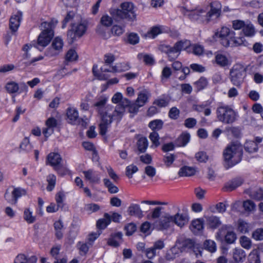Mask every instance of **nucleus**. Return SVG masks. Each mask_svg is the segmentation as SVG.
Returning a JSON list of instances; mask_svg holds the SVG:
<instances>
[{"mask_svg": "<svg viewBox=\"0 0 263 263\" xmlns=\"http://www.w3.org/2000/svg\"><path fill=\"white\" fill-rule=\"evenodd\" d=\"M235 33L229 28L222 27L220 30L217 31L214 37L224 47L238 46L244 44L243 37H236Z\"/></svg>", "mask_w": 263, "mask_h": 263, "instance_id": "nucleus-1", "label": "nucleus"}, {"mask_svg": "<svg viewBox=\"0 0 263 263\" xmlns=\"http://www.w3.org/2000/svg\"><path fill=\"white\" fill-rule=\"evenodd\" d=\"M107 101L106 98L100 97L94 104V106L102 116L99 125L100 133L102 135L106 134L114 118L112 114L109 112V107H105Z\"/></svg>", "mask_w": 263, "mask_h": 263, "instance_id": "nucleus-2", "label": "nucleus"}, {"mask_svg": "<svg viewBox=\"0 0 263 263\" xmlns=\"http://www.w3.org/2000/svg\"><path fill=\"white\" fill-rule=\"evenodd\" d=\"M242 155V146L237 142L229 144L223 152L224 161L228 168L239 163L241 160Z\"/></svg>", "mask_w": 263, "mask_h": 263, "instance_id": "nucleus-3", "label": "nucleus"}, {"mask_svg": "<svg viewBox=\"0 0 263 263\" xmlns=\"http://www.w3.org/2000/svg\"><path fill=\"white\" fill-rule=\"evenodd\" d=\"M57 21L45 22L41 24L42 32L38 36L35 47L40 50L47 46L53 36V28L57 24Z\"/></svg>", "mask_w": 263, "mask_h": 263, "instance_id": "nucleus-4", "label": "nucleus"}, {"mask_svg": "<svg viewBox=\"0 0 263 263\" xmlns=\"http://www.w3.org/2000/svg\"><path fill=\"white\" fill-rule=\"evenodd\" d=\"M218 120L224 124H232L237 120L238 115L231 106L220 103L216 111Z\"/></svg>", "mask_w": 263, "mask_h": 263, "instance_id": "nucleus-5", "label": "nucleus"}, {"mask_svg": "<svg viewBox=\"0 0 263 263\" xmlns=\"http://www.w3.org/2000/svg\"><path fill=\"white\" fill-rule=\"evenodd\" d=\"M121 9H114L111 12L115 17L126 18L130 21H134L136 19L135 7L130 2H124L120 5Z\"/></svg>", "mask_w": 263, "mask_h": 263, "instance_id": "nucleus-6", "label": "nucleus"}, {"mask_svg": "<svg viewBox=\"0 0 263 263\" xmlns=\"http://www.w3.org/2000/svg\"><path fill=\"white\" fill-rule=\"evenodd\" d=\"M246 69L245 66L239 63L233 66L230 70V80L233 85L240 86L246 76Z\"/></svg>", "mask_w": 263, "mask_h": 263, "instance_id": "nucleus-7", "label": "nucleus"}, {"mask_svg": "<svg viewBox=\"0 0 263 263\" xmlns=\"http://www.w3.org/2000/svg\"><path fill=\"white\" fill-rule=\"evenodd\" d=\"M150 97L151 93L148 90L144 89L140 91L138 94L135 102L133 103L130 107V112L137 114L139 108L143 106L148 102Z\"/></svg>", "mask_w": 263, "mask_h": 263, "instance_id": "nucleus-8", "label": "nucleus"}, {"mask_svg": "<svg viewBox=\"0 0 263 263\" xmlns=\"http://www.w3.org/2000/svg\"><path fill=\"white\" fill-rule=\"evenodd\" d=\"M86 25L84 23L73 24L68 32L67 35L70 43H72L77 39L82 36L86 32Z\"/></svg>", "mask_w": 263, "mask_h": 263, "instance_id": "nucleus-9", "label": "nucleus"}, {"mask_svg": "<svg viewBox=\"0 0 263 263\" xmlns=\"http://www.w3.org/2000/svg\"><path fill=\"white\" fill-rule=\"evenodd\" d=\"M190 45V42L187 41H180L176 42L173 47L171 46V49L167 54L170 61H172L178 58L180 51L186 48Z\"/></svg>", "mask_w": 263, "mask_h": 263, "instance_id": "nucleus-10", "label": "nucleus"}, {"mask_svg": "<svg viewBox=\"0 0 263 263\" xmlns=\"http://www.w3.org/2000/svg\"><path fill=\"white\" fill-rule=\"evenodd\" d=\"M27 193V190L21 187H14L11 195L8 191H6L4 197L9 203L16 204L18 199L26 195Z\"/></svg>", "mask_w": 263, "mask_h": 263, "instance_id": "nucleus-11", "label": "nucleus"}, {"mask_svg": "<svg viewBox=\"0 0 263 263\" xmlns=\"http://www.w3.org/2000/svg\"><path fill=\"white\" fill-rule=\"evenodd\" d=\"M182 13L193 21L203 22V14L205 13V10L201 8H197L194 10H187L185 8L181 9Z\"/></svg>", "mask_w": 263, "mask_h": 263, "instance_id": "nucleus-12", "label": "nucleus"}, {"mask_svg": "<svg viewBox=\"0 0 263 263\" xmlns=\"http://www.w3.org/2000/svg\"><path fill=\"white\" fill-rule=\"evenodd\" d=\"M63 45V41L61 38L55 37L52 41L51 46L46 51L45 55L48 57L58 55L62 51Z\"/></svg>", "mask_w": 263, "mask_h": 263, "instance_id": "nucleus-13", "label": "nucleus"}, {"mask_svg": "<svg viewBox=\"0 0 263 263\" xmlns=\"http://www.w3.org/2000/svg\"><path fill=\"white\" fill-rule=\"evenodd\" d=\"M211 9L206 14L205 21L209 22L213 20V17L218 18L221 14V4L218 1H214L210 4Z\"/></svg>", "mask_w": 263, "mask_h": 263, "instance_id": "nucleus-14", "label": "nucleus"}, {"mask_svg": "<svg viewBox=\"0 0 263 263\" xmlns=\"http://www.w3.org/2000/svg\"><path fill=\"white\" fill-rule=\"evenodd\" d=\"M132 104L133 103L129 99L123 98L119 104L116 107L112 116L120 119L125 111V107H128V111L130 112V107Z\"/></svg>", "mask_w": 263, "mask_h": 263, "instance_id": "nucleus-15", "label": "nucleus"}, {"mask_svg": "<svg viewBox=\"0 0 263 263\" xmlns=\"http://www.w3.org/2000/svg\"><path fill=\"white\" fill-rule=\"evenodd\" d=\"M85 179L91 184H98L101 181V173L92 169L83 171Z\"/></svg>", "mask_w": 263, "mask_h": 263, "instance_id": "nucleus-16", "label": "nucleus"}, {"mask_svg": "<svg viewBox=\"0 0 263 263\" xmlns=\"http://www.w3.org/2000/svg\"><path fill=\"white\" fill-rule=\"evenodd\" d=\"M67 122L72 125L80 124L82 119L79 117V112L74 107H68L66 110Z\"/></svg>", "mask_w": 263, "mask_h": 263, "instance_id": "nucleus-17", "label": "nucleus"}, {"mask_svg": "<svg viewBox=\"0 0 263 263\" xmlns=\"http://www.w3.org/2000/svg\"><path fill=\"white\" fill-rule=\"evenodd\" d=\"M174 225L172 215L169 213L164 214L160 219L157 227L160 230H166Z\"/></svg>", "mask_w": 263, "mask_h": 263, "instance_id": "nucleus-18", "label": "nucleus"}, {"mask_svg": "<svg viewBox=\"0 0 263 263\" xmlns=\"http://www.w3.org/2000/svg\"><path fill=\"white\" fill-rule=\"evenodd\" d=\"M5 88L9 93H21L23 91H27L28 87L25 83H22L20 87L18 84L12 81L7 83Z\"/></svg>", "mask_w": 263, "mask_h": 263, "instance_id": "nucleus-19", "label": "nucleus"}, {"mask_svg": "<svg viewBox=\"0 0 263 263\" xmlns=\"http://www.w3.org/2000/svg\"><path fill=\"white\" fill-rule=\"evenodd\" d=\"M174 224L180 228H182L186 225L189 221V216L187 213L177 212L176 214L172 215Z\"/></svg>", "mask_w": 263, "mask_h": 263, "instance_id": "nucleus-20", "label": "nucleus"}, {"mask_svg": "<svg viewBox=\"0 0 263 263\" xmlns=\"http://www.w3.org/2000/svg\"><path fill=\"white\" fill-rule=\"evenodd\" d=\"M62 161L60 155L57 153H50L47 156V162L53 166L59 174H61L59 169V165Z\"/></svg>", "mask_w": 263, "mask_h": 263, "instance_id": "nucleus-21", "label": "nucleus"}, {"mask_svg": "<svg viewBox=\"0 0 263 263\" xmlns=\"http://www.w3.org/2000/svg\"><path fill=\"white\" fill-rule=\"evenodd\" d=\"M22 18V13L17 11L16 13L12 15L10 18L9 27L11 30L15 32L18 29Z\"/></svg>", "mask_w": 263, "mask_h": 263, "instance_id": "nucleus-22", "label": "nucleus"}, {"mask_svg": "<svg viewBox=\"0 0 263 263\" xmlns=\"http://www.w3.org/2000/svg\"><path fill=\"white\" fill-rule=\"evenodd\" d=\"M37 258L34 255L28 257L24 254H18L14 258V263H36Z\"/></svg>", "mask_w": 263, "mask_h": 263, "instance_id": "nucleus-23", "label": "nucleus"}, {"mask_svg": "<svg viewBox=\"0 0 263 263\" xmlns=\"http://www.w3.org/2000/svg\"><path fill=\"white\" fill-rule=\"evenodd\" d=\"M245 251L241 248H236L233 251V258L237 262H242L246 259Z\"/></svg>", "mask_w": 263, "mask_h": 263, "instance_id": "nucleus-24", "label": "nucleus"}, {"mask_svg": "<svg viewBox=\"0 0 263 263\" xmlns=\"http://www.w3.org/2000/svg\"><path fill=\"white\" fill-rule=\"evenodd\" d=\"M130 67L127 63H118L112 66L109 70H105V71L111 72H121L129 70Z\"/></svg>", "mask_w": 263, "mask_h": 263, "instance_id": "nucleus-25", "label": "nucleus"}, {"mask_svg": "<svg viewBox=\"0 0 263 263\" xmlns=\"http://www.w3.org/2000/svg\"><path fill=\"white\" fill-rule=\"evenodd\" d=\"M215 60L216 63L221 67H225L231 64V61L228 58L225 54L220 53L216 54Z\"/></svg>", "mask_w": 263, "mask_h": 263, "instance_id": "nucleus-26", "label": "nucleus"}, {"mask_svg": "<svg viewBox=\"0 0 263 263\" xmlns=\"http://www.w3.org/2000/svg\"><path fill=\"white\" fill-rule=\"evenodd\" d=\"M211 102L206 101L200 104L195 105L194 106V109L199 112H204L205 116H209L211 114V110L208 106L210 105Z\"/></svg>", "mask_w": 263, "mask_h": 263, "instance_id": "nucleus-27", "label": "nucleus"}, {"mask_svg": "<svg viewBox=\"0 0 263 263\" xmlns=\"http://www.w3.org/2000/svg\"><path fill=\"white\" fill-rule=\"evenodd\" d=\"M128 212L130 215L136 216L139 218L143 217V212L140 205L137 204H132L128 208Z\"/></svg>", "mask_w": 263, "mask_h": 263, "instance_id": "nucleus-28", "label": "nucleus"}, {"mask_svg": "<svg viewBox=\"0 0 263 263\" xmlns=\"http://www.w3.org/2000/svg\"><path fill=\"white\" fill-rule=\"evenodd\" d=\"M206 222L208 227L213 229L217 228L221 224L219 218L215 216L206 217Z\"/></svg>", "mask_w": 263, "mask_h": 263, "instance_id": "nucleus-29", "label": "nucleus"}, {"mask_svg": "<svg viewBox=\"0 0 263 263\" xmlns=\"http://www.w3.org/2000/svg\"><path fill=\"white\" fill-rule=\"evenodd\" d=\"M191 230L194 233H198L203 229V221L202 219H196L192 221Z\"/></svg>", "mask_w": 263, "mask_h": 263, "instance_id": "nucleus-30", "label": "nucleus"}, {"mask_svg": "<svg viewBox=\"0 0 263 263\" xmlns=\"http://www.w3.org/2000/svg\"><path fill=\"white\" fill-rule=\"evenodd\" d=\"M111 222L110 214L105 213L104 217L97 221V226L100 229H104Z\"/></svg>", "mask_w": 263, "mask_h": 263, "instance_id": "nucleus-31", "label": "nucleus"}, {"mask_svg": "<svg viewBox=\"0 0 263 263\" xmlns=\"http://www.w3.org/2000/svg\"><path fill=\"white\" fill-rule=\"evenodd\" d=\"M190 140V135L187 133H183L177 139L176 144L177 146H184Z\"/></svg>", "mask_w": 263, "mask_h": 263, "instance_id": "nucleus-32", "label": "nucleus"}, {"mask_svg": "<svg viewBox=\"0 0 263 263\" xmlns=\"http://www.w3.org/2000/svg\"><path fill=\"white\" fill-rule=\"evenodd\" d=\"M195 172L196 171L194 168L185 166L180 169L178 175L180 177H189L194 175Z\"/></svg>", "mask_w": 263, "mask_h": 263, "instance_id": "nucleus-33", "label": "nucleus"}, {"mask_svg": "<svg viewBox=\"0 0 263 263\" xmlns=\"http://www.w3.org/2000/svg\"><path fill=\"white\" fill-rule=\"evenodd\" d=\"M104 186L108 189V191L111 194H115L119 192L118 187L114 185L112 182L108 178L103 179Z\"/></svg>", "mask_w": 263, "mask_h": 263, "instance_id": "nucleus-34", "label": "nucleus"}, {"mask_svg": "<svg viewBox=\"0 0 263 263\" xmlns=\"http://www.w3.org/2000/svg\"><path fill=\"white\" fill-rule=\"evenodd\" d=\"M162 33V29L160 26H154L146 33L145 36L147 38L154 39L157 35Z\"/></svg>", "mask_w": 263, "mask_h": 263, "instance_id": "nucleus-35", "label": "nucleus"}, {"mask_svg": "<svg viewBox=\"0 0 263 263\" xmlns=\"http://www.w3.org/2000/svg\"><path fill=\"white\" fill-rule=\"evenodd\" d=\"M245 149L249 153L256 152L258 150V145L252 140H248L245 144Z\"/></svg>", "mask_w": 263, "mask_h": 263, "instance_id": "nucleus-36", "label": "nucleus"}, {"mask_svg": "<svg viewBox=\"0 0 263 263\" xmlns=\"http://www.w3.org/2000/svg\"><path fill=\"white\" fill-rule=\"evenodd\" d=\"M240 246L246 250H250L252 248V242L251 239L246 236H241L239 239Z\"/></svg>", "mask_w": 263, "mask_h": 263, "instance_id": "nucleus-37", "label": "nucleus"}, {"mask_svg": "<svg viewBox=\"0 0 263 263\" xmlns=\"http://www.w3.org/2000/svg\"><path fill=\"white\" fill-rule=\"evenodd\" d=\"M242 32L246 36L251 37L255 34V29L253 25L250 22H247L242 29Z\"/></svg>", "mask_w": 263, "mask_h": 263, "instance_id": "nucleus-38", "label": "nucleus"}, {"mask_svg": "<svg viewBox=\"0 0 263 263\" xmlns=\"http://www.w3.org/2000/svg\"><path fill=\"white\" fill-rule=\"evenodd\" d=\"M24 219L29 224L33 223L35 220V217L33 215V212L30 208H26L24 211Z\"/></svg>", "mask_w": 263, "mask_h": 263, "instance_id": "nucleus-39", "label": "nucleus"}, {"mask_svg": "<svg viewBox=\"0 0 263 263\" xmlns=\"http://www.w3.org/2000/svg\"><path fill=\"white\" fill-rule=\"evenodd\" d=\"M237 230L241 233H247L249 231V224L245 221L239 219L237 222Z\"/></svg>", "mask_w": 263, "mask_h": 263, "instance_id": "nucleus-40", "label": "nucleus"}, {"mask_svg": "<svg viewBox=\"0 0 263 263\" xmlns=\"http://www.w3.org/2000/svg\"><path fill=\"white\" fill-rule=\"evenodd\" d=\"M148 144V140L145 137L140 138L137 142L138 150L141 153L144 152L147 148Z\"/></svg>", "mask_w": 263, "mask_h": 263, "instance_id": "nucleus-41", "label": "nucleus"}, {"mask_svg": "<svg viewBox=\"0 0 263 263\" xmlns=\"http://www.w3.org/2000/svg\"><path fill=\"white\" fill-rule=\"evenodd\" d=\"M163 125V122L161 120L156 119L151 121L148 126L153 130H159L162 128Z\"/></svg>", "mask_w": 263, "mask_h": 263, "instance_id": "nucleus-42", "label": "nucleus"}, {"mask_svg": "<svg viewBox=\"0 0 263 263\" xmlns=\"http://www.w3.org/2000/svg\"><path fill=\"white\" fill-rule=\"evenodd\" d=\"M237 236L236 233L231 230H228L224 236L225 241L228 243H233L236 240Z\"/></svg>", "mask_w": 263, "mask_h": 263, "instance_id": "nucleus-43", "label": "nucleus"}, {"mask_svg": "<svg viewBox=\"0 0 263 263\" xmlns=\"http://www.w3.org/2000/svg\"><path fill=\"white\" fill-rule=\"evenodd\" d=\"M138 58L139 60H143L146 64L152 65L155 62L154 59L151 55L139 53L138 55Z\"/></svg>", "mask_w": 263, "mask_h": 263, "instance_id": "nucleus-44", "label": "nucleus"}, {"mask_svg": "<svg viewBox=\"0 0 263 263\" xmlns=\"http://www.w3.org/2000/svg\"><path fill=\"white\" fill-rule=\"evenodd\" d=\"M47 181L48 182L47 190L50 192L54 188L56 182V176L53 174H49L47 177Z\"/></svg>", "mask_w": 263, "mask_h": 263, "instance_id": "nucleus-45", "label": "nucleus"}, {"mask_svg": "<svg viewBox=\"0 0 263 263\" xmlns=\"http://www.w3.org/2000/svg\"><path fill=\"white\" fill-rule=\"evenodd\" d=\"M97 32L104 39H107L111 36L110 33L108 29L102 26H100L98 27Z\"/></svg>", "mask_w": 263, "mask_h": 263, "instance_id": "nucleus-46", "label": "nucleus"}, {"mask_svg": "<svg viewBox=\"0 0 263 263\" xmlns=\"http://www.w3.org/2000/svg\"><path fill=\"white\" fill-rule=\"evenodd\" d=\"M248 260L250 263H260L259 257L257 250H253L250 253L248 256Z\"/></svg>", "mask_w": 263, "mask_h": 263, "instance_id": "nucleus-47", "label": "nucleus"}, {"mask_svg": "<svg viewBox=\"0 0 263 263\" xmlns=\"http://www.w3.org/2000/svg\"><path fill=\"white\" fill-rule=\"evenodd\" d=\"M169 102V99L167 97L162 96L155 100L154 104L160 107H163L167 106Z\"/></svg>", "mask_w": 263, "mask_h": 263, "instance_id": "nucleus-48", "label": "nucleus"}, {"mask_svg": "<svg viewBox=\"0 0 263 263\" xmlns=\"http://www.w3.org/2000/svg\"><path fill=\"white\" fill-rule=\"evenodd\" d=\"M208 84V80L206 78L201 77L195 83V86L198 91H200L205 88Z\"/></svg>", "mask_w": 263, "mask_h": 263, "instance_id": "nucleus-49", "label": "nucleus"}, {"mask_svg": "<svg viewBox=\"0 0 263 263\" xmlns=\"http://www.w3.org/2000/svg\"><path fill=\"white\" fill-rule=\"evenodd\" d=\"M149 138L152 142V147H158L160 144L159 136L158 134L156 132L151 133L149 136Z\"/></svg>", "mask_w": 263, "mask_h": 263, "instance_id": "nucleus-50", "label": "nucleus"}, {"mask_svg": "<svg viewBox=\"0 0 263 263\" xmlns=\"http://www.w3.org/2000/svg\"><path fill=\"white\" fill-rule=\"evenodd\" d=\"M124 26L118 25H114L111 29V33L115 36H120L124 32Z\"/></svg>", "mask_w": 263, "mask_h": 263, "instance_id": "nucleus-51", "label": "nucleus"}, {"mask_svg": "<svg viewBox=\"0 0 263 263\" xmlns=\"http://www.w3.org/2000/svg\"><path fill=\"white\" fill-rule=\"evenodd\" d=\"M252 238L256 241L263 240V229L258 228L252 233Z\"/></svg>", "mask_w": 263, "mask_h": 263, "instance_id": "nucleus-52", "label": "nucleus"}, {"mask_svg": "<svg viewBox=\"0 0 263 263\" xmlns=\"http://www.w3.org/2000/svg\"><path fill=\"white\" fill-rule=\"evenodd\" d=\"M122 234L121 233H117L115 235V238H111L108 240V245L113 247H118L119 245L120 241L119 240H116V238L120 240L122 238Z\"/></svg>", "mask_w": 263, "mask_h": 263, "instance_id": "nucleus-53", "label": "nucleus"}, {"mask_svg": "<svg viewBox=\"0 0 263 263\" xmlns=\"http://www.w3.org/2000/svg\"><path fill=\"white\" fill-rule=\"evenodd\" d=\"M78 55L73 49L69 50L66 54V60L68 62H73L77 60Z\"/></svg>", "mask_w": 263, "mask_h": 263, "instance_id": "nucleus-54", "label": "nucleus"}, {"mask_svg": "<svg viewBox=\"0 0 263 263\" xmlns=\"http://www.w3.org/2000/svg\"><path fill=\"white\" fill-rule=\"evenodd\" d=\"M176 156L171 154H167L164 156L163 162L166 167H169L174 162Z\"/></svg>", "mask_w": 263, "mask_h": 263, "instance_id": "nucleus-55", "label": "nucleus"}, {"mask_svg": "<svg viewBox=\"0 0 263 263\" xmlns=\"http://www.w3.org/2000/svg\"><path fill=\"white\" fill-rule=\"evenodd\" d=\"M205 249L211 252H214L216 250V245L215 242L211 240H206L204 242Z\"/></svg>", "mask_w": 263, "mask_h": 263, "instance_id": "nucleus-56", "label": "nucleus"}, {"mask_svg": "<svg viewBox=\"0 0 263 263\" xmlns=\"http://www.w3.org/2000/svg\"><path fill=\"white\" fill-rule=\"evenodd\" d=\"M112 19L109 15L105 14L102 16L101 18V26L103 27H109L112 23Z\"/></svg>", "mask_w": 263, "mask_h": 263, "instance_id": "nucleus-57", "label": "nucleus"}, {"mask_svg": "<svg viewBox=\"0 0 263 263\" xmlns=\"http://www.w3.org/2000/svg\"><path fill=\"white\" fill-rule=\"evenodd\" d=\"M138 171L137 166L131 164L127 166L126 168V175L129 178H132L133 175Z\"/></svg>", "mask_w": 263, "mask_h": 263, "instance_id": "nucleus-58", "label": "nucleus"}, {"mask_svg": "<svg viewBox=\"0 0 263 263\" xmlns=\"http://www.w3.org/2000/svg\"><path fill=\"white\" fill-rule=\"evenodd\" d=\"M243 206L246 211L251 212L254 211L256 208L255 204L250 200L243 202Z\"/></svg>", "mask_w": 263, "mask_h": 263, "instance_id": "nucleus-59", "label": "nucleus"}, {"mask_svg": "<svg viewBox=\"0 0 263 263\" xmlns=\"http://www.w3.org/2000/svg\"><path fill=\"white\" fill-rule=\"evenodd\" d=\"M241 183L242 182L240 180H235L228 183L226 185V188L228 190V191H231L235 189L238 186H240Z\"/></svg>", "mask_w": 263, "mask_h": 263, "instance_id": "nucleus-60", "label": "nucleus"}, {"mask_svg": "<svg viewBox=\"0 0 263 263\" xmlns=\"http://www.w3.org/2000/svg\"><path fill=\"white\" fill-rule=\"evenodd\" d=\"M251 197L256 200H263V190L262 189H258L251 193Z\"/></svg>", "mask_w": 263, "mask_h": 263, "instance_id": "nucleus-61", "label": "nucleus"}, {"mask_svg": "<svg viewBox=\"0 0 263 263\" xmlns=\"http://www.w3.org/2000/svg\"><path fill=\"white\" fill-rule=\"evenodd\" d=\"M246 23L245 22L241 20H234L232 21V27L234 30H242Z\"/></svg>", "mask_w": 263, "mask_h": 263, "instance_id": "nucleus-62", "label": "nucleus"}, {"mask_svg": "<svg viewBox=\"0 0 263 263\" xmlns=\"http://www.w3.org/2000/svg\"><path fill=\"white\" fill-rule=\"evenodd\" d=\"M20 147L22 150L29 152L31 150L32 146L28 138H25L20 145Z\"/></svg>", "mask_w": 263, "mask_h": 263, "instance_id": "nucleus-63", "label": "nucleus"}, {"mask_svg": "<svg viewBox=\"0 0 263 263\" xmlns=\"http://www.w3.org/2000/svg\"><path fill=\"white\" fill-rule=\"evenodd\" d=\"M107 171L108 174V176L109 177L115 182H117L119 179V177L117 175V174L115 172V171L113 170V169L110 166H108L106 167Z\"/></svg>", "mask_w": 263, "mask_h": 263, "instance_id": "nucleus-64", "label": "nucleus"}]
</instances>
